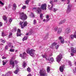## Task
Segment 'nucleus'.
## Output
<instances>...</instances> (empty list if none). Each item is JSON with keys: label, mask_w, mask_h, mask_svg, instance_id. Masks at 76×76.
Instances as JSON below:
<instances>
[{"label": "nucleus", "mask_w": 76, "mask_h": 76, "mask_svg": "<svg viewBox=\"0 0 76 76\" xmlns=\"http://www.w3.org/2000/svg\"><path fill=\"white\" fill-rule=\"evenodd\" d=\"M46 20L47 21H48V20H50V18H49V16L48 15H47L46 16Z\"/></svg>", "instance_id": "obj_26"}, {"label": "nucleus", "mask_w": 76, "mask_h": 76, "mask_svg": "<svg viewBox=\"0 0 76 76\" xmlns=\"http://www.w3.org/2000/svg\"><path fill=\"white\" fill-rule=\"evenodd\" d=\"M33 9L34 10H36V12L37 13H40L41 12V8L37 7V8H34Z\"/></svg>", "instance_id": "obj_6"}, {"label": "nucleus", "mask_w": 76, "mask_h": 76, "mask_svg": "<svg viewBox=\"0 0 76 76\" xmlns=\"http://www.w3.org/2000/svg\"><path fill=\"white\" fill-rule=\"evenodd\" d=\"M41 6V3H39V6Z\"/></svg>", "instance_id": "obj_64"}, {"label": "nucleus", "mask_w": 76, "mask_h": 76, "mask_svg": "<svg viewBox=\"0 0 76 76\" xmlns=\"http://www.w3.org/2000/svg\"><path fill=\"white\" fill-rule=\"evenodd\" d=\"M71 55L72 56H74V54H73V53H71Z\"/></svg>", "instance_id": "obj_57"}, {"label": "nucleus", "mask_w": 76, "mask_h": 76, "mask_svg": "<svg viewBox=\"0 0 76 76\" xmlns=\"http://www.w3.org/2000/svg\"><path fill=\"white\" fill-rule=\"evenodd\" d=\"M57 45V43L54 42L52 44V45L50 46V47L51 48H53V47H54V46H56V45Z\"/></svg>", "instance_id": "obj_15"}, {"label": "nucleus", "mask_w": 76, "mask_h": 76, "mask_svg": "<svg viewBox=\"0 0 76 76\" xmlns=\"http://www.w3.org/2000/svg\"><path fill=\"white\" fill-rule=\"evenodd\" d=\"M30 0H26L25 1L26 4H28V3H29V1Z\"/></svg>", "instance_id": "obj_34"}, {"label": "nucleus", "mask_w": 76, "mask_h": 76, "mask_svg": "<svg viewBox=\"0 0 76 76\" xmlns=\"http://www.w3.org/2000/svg\"><path fill=\"white\" fill-rule=\"evenodd\" d=\"M13 32H15L17 31V28L16 27H14L13 29Z\"/></svg>", "instance_id": "obj_41"}, {"label": "nucleus", "mask_w": 76, "mask_h": 76, "mask_svg": "<svg viewBox=\"0 0 76 76\" xmlns=\"http://www.w3.org/2000/svg\"><path fill=\"white\" fill-rule=\"evenodd\" d=\"M8 46L9 47H10L11 48H13V46H12V44L11 43H9L8 44Z\"/></svg>", "instance_id": "obj_21"}, {"label": "nucleus", "mask_w": 76, "mask_h": 76, "mask_svg": "<svg viewBox=\"0 0 76 76\" xmlns=\"http://www.w3.org/2000/svg\"><path fill=\"white\" fill-rule=\"evenodd\" d=\"M0 7H2V6H4V3L2 2L1 1H0Z\"/></svg>", "instance_id": "obj_23"}, {"label": "nucleus", "mask_w": 76, "mask_h": 76, "mask_svg": "<svg viewBox=\"0 0 76 76\" xmlns=\"http://www.w3.org/2000/svg\"><path fill=\"white\" fill-rule=\"evenodd\" d=\"M71 51L72 53H76V48H74L73 47H72L71 48Z\"/></svg>", "instance_id": "obj_12"}, {"label": "nucleus", "mask_w": 76, "mask_h": 76, "mask_svg": "<svg viewBox=\"0 0 76 76\" xmlns=\"http://www.w3.org/2000/svg\"><path fill=\"white\" fill-rule=\"evenodd\" d=\"M50 5H48V9L50 10H53L54 12H56V11L58 10V9L53 8V7H50Z\"/></svg>", "instance_id": "obj_5"}, {"label": "nucleus", "mask_w": 76, "mask_h": 76, "mask_svg": "<svg viewBox=\"0 0 76 76\" xmlns=\"http://www.w3.org/2000/svg\"><path fill=\"white\" fill-rule=\"evenodd\" d=\"M30 34H34V32L32 31V30L31 29L30 30V31L29 32Z\"/></svg>", "instance_id": "obj_31"}, {"label": "nucleus", "mask_w": 76, "mask_h": 76, "mask_svg": "<svg viewBox=\"0 0 76 76\" xmlns=\"http://www.w3.org/2000/svg\"><path fill=\"white\" fill-rule=\"evenodd\" d=\"M9 21L10 23H11L12 22V18H10Z\"/></svg>", "instance_id": "obj_46"}, {"label": "nucleus", "mask_w": 76, "mask_h": 76, "mask_svg": "<svg viewBox=\"0 0 76 76\" xmlns=\"http://www.w3.org/2000/svg\"><path fill=\"white\" fill-rule=\"evenodd\" d=\"M58 28L57 27H54L52 29H53V30H54L55 31H57Z\"/></svg>", "instance_id": "obj_27"}, {"label": "nucleus", "mask_w": 76, "mask_h": 76, "mask_svg": "<svg viewBox=\"0 0 76 76\" xmlns=\"http://www.w3.org/2000/svg\"><path fill=\"white\" fill-rule=\"evenodd\" d=\"M2 63H3V65H4L6 64V63H7V61H2Z\"/></svg>", "instance_id": "obj_35"}, {"label": "nucleus", "mask_w": 76, "mask_h": 76, "mask_svg": "<svg viewBox=\"0 0 76 76\" xmlns=\"http://www.w3.org/2000/svg\"><path fill=\"white\" fill-rule=\"evenodd\" d=\"M23 22H22V21H20V25H22V24H23Z\"/></svg>", "instance_id": "obj_51"}, {"label": "nucleus", "mask_w": 76, "mask_h": 76, "mask_svg": "<svg viewBox=\"0 0 76 76\" xmlns=\"http://www.w3.org/2000/svg\"><path fill=\"white\" fill-rule=\"evenodd\" d=\"M39 74L41 76H47L46 71L44 68H42L40 69Z\"/></svg>", "instance_id": "obj_2"}, {"label": "nucleus", "mask_w": 76, "mask_h": 76, "mask_svg": "<svg viewBox=\"0 0 76 76\" xmlns=\"http://www.w3.org/2000/svg\"><path fill=\"white\" fill-rule=\"evenodd\" d=\"M69 39H74V35H73V34H71L70 36Z\"/></svg>", "instance_id": "obj_20"}, {"label": "nucleus", "mask_w": 76, "mask_h": 76, "mask_svg": "<svg viewBox=\"0 0 76 76\" xmlns=\"http://www.w3.org/2000/svg\"><path fill=\"white\" fill-rule=\"evenodd\" d=\"M2 59H5L6 58L4 57V56H3L2 57Z\"/></svg>", "instance_id": "obj_60"}, {"label": "nucleus", "mask_w": 76, "mask_h": 76, "mask_svg": "<svg viewBox=\"0 0 76 76\" xmlns=\"http://www.w3.org/2000/svg\"><path fill=\"white\" fill-rule=\"evenodd\" d=\"M1 35L2 37H5V36L6 35L5 34H4V33L3 32H2Z\"/></svg>", "instance_id": "obj_39"}, {"label": "nucleus", "mask_w": 76, "mask_h": 76, "mask_svg": "<svg viewBox=\"0 0 76 76\" xmlns=\"http://www.w3.org/2000/svg\"><path fill=\"white\" fill-rule=\"evenodd\" d=\"M28 39V37L27 36H25L24 37L23 39V41H24L25 40H27Z\"/></svg>", "instance_id": "obj_22"}, {"label": "nucleus", "mask_w": 76, "mask_h": 76, "mask_svg": "<svg viewBox=\"0 0 76 76\" xmlns=\"http://www.w3.org/2000/svg\"><path fill=\"white\" fill-rule=\"evenodd\" d=\"M46 7H47V5L46 4H42L41 7V8L42 9V10H47Z\"/></svg>", "instance_id": "obj_8"}, {"label": "nucleus", "mask_w": 76, "mask_h": 76, "mask_svg": "<svg viewBox=\"0 0 76 76\" xmlns=\"http://www.w3.org/2000/svg\"><path fill=\"white\" fill-rule=\"evenodd\" d=\"M59 39H60V40H61L62 39H63V37H59Z\"/></svg>", "instance_id": "obj_50"}, {"label": "nucleus", "mask_w": 76, "mask_h": 76, "mask_svg": "<svg viewBox=\"0 0 76 76\" xmlns=\"http://www.w3.org/2000/svg\"><path fill=\"white\" fill-rule=\"evenodd\" d=\"M70 32V28H66L65 30V32L66 33H69Z\"/></svg>", "instance_id": "obj_17"}, {"label": "nucleus", "mask_w": 76, "mask_h": 76, "mask_svg": "<svg viewBox=\"0 0 76 76\" xmlns=\"http://www.w3.org/2000/svg\"><path fill=\"white\" fill-rule=\"evenodd\" d=\"M26 53H25V52H24L23 55L22 54H20V57H21V58H24V57H26Z\"/></svg>", "instance_id": "obj_11"}, {"label": "nucleus", "mask_w": 76, "mask_h": 76, "mask_svg": "<svg viewBox=\"0 0 76 76\" xmlns=\"http://www.w3.org/2000/svg\"><path fill=\"white\" fill-rule=\"evenodd\" d=\"M10 51L11 52H14L15 51V50L13 49H11L10 50Z\"/></svg>", "instance_id": "obj_47"}, {"label": "nucleus", "mask_w": 76, "mask_h": 76, "mask_svg": "<svg viewBox=\"0 0 76 76\" xmlns=\"http://www.w3.org/2000/svg\"><path fill=\"white\" fill-rule=\"evenodd\" d=\"M3 19L4 20H7V17H6V15H4L3 17Z\"/></svg>", "instance_id": "obj_25"}, {"label": "nucleus", "mask_w": 76, "mask_h": 76, "mask_svg": "<svg viewBox=\"0 0 76 76\" xmlns=\"http://www.w3.org/2000/svg\"><path fill=\"white\" fill-rule=\"evenodd\" d=\"M9 37V38H11L12 37V32L10 33Z\"/></svg>", "instance_id": "obj_30"}, {"label": "nucleus", "mask_w": 76, "mask_h": 76, "mask_svg": "<svg viewBox=\"0 0 76 76\" xmlns=\"http://www.w3.org/2000/svg\"><path fill=\"white\" fill-rule=\"evenodd\" d=\"M43 22H48V21H47V20H46L45 19H44V20H43Z\"/></svg>", "instance_id": "obj_58"}, {"label": "nucleus", "mask_w": 76, "mask_h": 76, "mask_svg": "<svg viewBox=\"0 0 76 76\" xmlns=\"http://www.w3.org/2000/svg\"><path fill=\"white\" fill-rule=\"evenodd\" d=\"M61 0V1L64 2V1H66V0ZM70 1H69V0H67V4H69Z\"/></svg>", "instance_id": "obj_29"}, {"label": "nucleus", "mask_w": 76, "mask_h": 76, "mask_svg": "<svg viewBox=\"0 0 76 76\" xmlns=\"http://www.w3.org/2000/svg\"><path fill=\"white\" fill-rule=\"evenodd\" d=\"M28 18L26 15L24 14L23 12H21L20 14V18L21 19L24 20Z\"/></svg>", "instance_id": "obj_3"}, {"label": "nucleus", "mask_w": 76, "mask_h": 76, "mask_svg": "<svg viewBox=\"0 0 76 76\" xmlns=\"http://www.w3.org/2000/svg\"><path fill=\"white\" fill-rule=\"evenodd\" d=\"M42 56L43 58H45L46 59V57H47V55H42Z\"/></svg>", "instance_id": "obj_49"}, {"label": "nucleus", "mask_w": 76, "mask_h": 76, "mask_svg": "<svg viewBox=\"0 0 76 76\" xmlns=\"http://www.w3.org/2000/svg\"><path fill=\"white\" fill-rule=\"evenodd\" d=\"M21 31L20 29H18L17 30V37H20L21 36Z\"/></svg>", "instance_id": "obj_9"}, {"label": "nucleus", "mask_w": 76, "mask_h": 76, "mask_svg": "<svg viewBox=\"0 0 76 76\" xmlns=\"http://www.w3.org/2000/svg\"><path fill=\"white\" fill-rule=\"evenodd\" d=\"M26 64L25 63V62H24L23 64V67H25L26 66Z\"/></svg>", "instance_id": "obj_28"}, {"label": "nucleus", "mask_w": 76, "mask_h": 76, "mask_svg": "<svg viewBox=\"0 0 76 76\" xmlns=\"http://www.w3.org/2000/svg\"><path fill=\"white\" fill-rule=\"evenodd\" d=\"M24 28L23 26H22V25L21 26V28Z\"/></svg>", "instance_id": "obj_63"}, {"label": "nucleus", "mask_w": 76, "mask_h": 76, "mask_svg": "<svg viewBox=\"0 0 76 76\" xmlns=\"http://www.w3.org/2000/svg\"><path fill=\"white\" fill-rule=\"evenodd\" d=\"M27 70L28 72H30L31 71V69H30L29 68H28L27 69Z\"/></svg>", "instance_id": "obj_48"}, {"label": "nucleus", "mask_w": 76, "mask_h": 76, "mask_svg": "<svg viewBox=\"0 0 76 76\" xmlns=\"http://www.w3.org/2000/svg\"><path fill=\"white\" fill-rule=\"evenodd\" d=\"M5 50H7L8 49V47L7 45L5 46Z\"/></svg>", "instance_id": "obj_55"}, {"label": "nucleus", "mask_w": 76, "mask_h": 76, "mask_svg": "<svg viewBox=\"0 0 76 76\" xmlns=\"http://www.w3.org/2000/svg\"><path fill=\"white\" fill-rule=\"evenodd\" d=\"M66 43H67V44H70V41H67L66 42Z\"/></svg>", "instance_id": "obj_56"}, {"label": "nucleus", "mask_w": 76, "mask_h": 76, "mask_svg": "<svg viewBox=\"0 0 76 76\" xmlns=\"http://www.w3.org/2000/svg\"><path fill=\"white\" fill-rule=\"evenodd\" d=\"M62 58H63V56L62 55V54H61V53H60L56 58L57 61L58 63H59L60 61L61 60Z\"/></svg>", "instance_id": "obj_4"}, {"label": "nucleus", "mask_w": 76, "mask_h": 76, "mask_svg": "<svg viewBox=\"0 0 76 76\" xmlns=\"http://www.w3.org/2000/svg\"><path fill=\"white\" fill-rule=\"evenodd\" d=\"M50 71V68L49 66H47V72L48 73H49Z\"/></svg>", "instance_id": "obj_24"}, {"label": "nucleus", "mask_w": 76, "mask_h": 76, "mask_svg": "<svg viewBox=\"0 0 76 76\" xmlns=\"http://www.w3.org/2000/svg\"><path fill=\"white\" fill-rule=\"evenodd\" d=\"M43 15L42 14H40V17L41 19H42V16Z\"/></svg>", "instance_id": "obj_43"}, {"label": "nucleus", "mask_w": 76, "mask_h": 76, "mask_svg": "<svg viewBox=\"0 0 76 76\" xmlns=\"http://www.w3.org/2000/svg\"><path fill=\"white\" fill-rule=\"evenodd\" d=\"M59 45H58L56 46H55V48L56 49H57L58 48V47H59Z\"/></svg>", "instance_id": "obj_44"}, {"label": "nucleus", "mask_w": 76, "mask_h": 76, "mask_svg": "<svg viewBox=\"0 0 76 76\" xmlns=\"http://www.w3.org/2000/svg\"><path fill=\"white\" fill-rule=\"evenodd\" d=\"M27 25V21H25L23 23L24 26H26Z\"/></svg>", "instance_id": "obj_33"}, {"label": "nucleus", "mask_w": 76, "mask_h": 76, "mask_svg": "<svg viewBox=\"0 0 76 76\" xmlns=\"http://www.w3.org/2000/svg\"><path fill=\"white\" fill-rule=\"evenodd\" d=\"M64 66H65V65H64L63 66H60L59 70L61 72H63L64 71Z\"/></svg>", "instance_id": "obj_10"}, {"label": "nucleus", "mask_w": 76, "mask_h": 76, "mask_svg": "<svg viewBox=\"0 0 76 76\" xmlns=\"http://www.w3.org/2000/svg\"><path fill=\"white\" fill-rule=\"evenodd\" d=\"M66 22V19H64L63 20L61 21L60 22H59V25H61V24H62Z\"/></svg>", "instance_id": "obj_18"}, {"label": "nucleus", "mask_w": 76, "mask_h": 76, "mask_svg": "<svg viewBox=\"0 0 76 76\" xmlns=\"http://www.w3.org/2000/svg\"><path fill=\"white\" fill-rule=\"evenodd\" d=\"M68 64L69 66H72V63H71V61H68Z\"/></svg>", "instance_id": "obj_36"}, {"label": "nucleus", "mask_w": 76, "mask_h": 76, "mask_svg": "<svg viewBox=\"0 0 76 76\" xmlns=\"http://www.w3.org/2000/svg\"><path fill=\"white\" fill-rule=\"evenodd\" d=\"M27 76H32L31 75V74H29L28 75H27Z\"/></svg>", "instance_id": "obj_61"}, {"label": "nucleus", "mask_w": 76, "mask_h": 76, "mask_svg": "<svg viewBox=\"0 0 76 76\" xmlns=\"http://www.w3.org/2000/svg\"><path fill=\"white\" fill-rule=\"evenodd\" d=\"M72 7V5L69 4L68 6V8L67 9V10L66 11V13H70L71 11V8Z\"/></svg>", "instance_id": "obj_7"}, {"label": "nucleus", "mask_w": 76, "mask_h": 76, "mask_svg": "<svg viewBox=\"0 0 76 76\" xmlns=\"http://www.w3.org/2000/svg\"><path fill=\"white\" fill-rule=\"evenodd\" d=\"M49 60H50L52 62H53L54 61V58H53L51 57L50 58H49Z\"/></svg>", "instance_id": "obj_38"}, {"label": "nucleus", "mask_w": 76, "mask_h": 76, "mask_svg": "<svg viewBox=\"0 0 76 76\" xmlns=\"http://www.w3.org/2000/svg\"><path fill=\"white\" fill-rule=\"evenodd\" d=\"M50 4H51L52 5L51 7V5H50V7H53V1H50Z\"/></svg>", "instance_id": "obj_45"}, {"label": "nucleus", "mask_w": 76, "mask_h": 76, "mask_svg": "<svg viewBox=\"0 0 76 76\" xmlns=\"http://www.w3.org/2000/svg\"><path fill=\"white\" fill-rule=\"evenodd\" d=\"M1 41L4 44V43H5V42H6V41L2 39H1Z\"/></svg>", "instance_id": "obj_37"}, {"label": "nucleus", "mask_w": 76, "mask_h": 76, "mask_svg": "<svg viewBox=\"0 0 76 76\" xmlns=\"http://www.w3.org/2000/svg\"><path fill=\"white\" fill-rule=\"evenodd\" d=\"M13 7H15V8H16V4H13Z\"/></svg>", "instance_id": "obj_54"}, {"label": "nucleus", "mask_w": 76, "mask_h": 76, "mask_svg": "<svg viewBox=\"0 0 76 76\" xmlns=\"http://www.w3.org/2000/svg\"><path fill=\"white\" fill-rule=\"evenodd\" d=\"M33 23L34 25H36L37 24V21L35 20H34Z\"/></svg>", "instance_id": "obj_40"}, {"label": "nucleus", "mask_w": 76, "mask_h": 76, "mask_svg": "<svg viewBox=\"0 0 76 76\" xmlns=\"http://www.w3.org/2000/svg\"><path fill=\"white\" fill-rule=\"evenodd\" d=\"M61 44H64V39H62L61 40Z\"/></svg>", "instance_id": "obj_32"}, {"label": "nucleus", "mask_w": 76, "mask_h": 76, "mask_svg": "<svg viewBox=\"0 0 76 76\" xmlns=\"http://www.w3.org/2000/svg\"><path fill=\"white\" fill-rule=\"evenodd\" d=\"M22 9H26V7L25 5H23L22 7Z\"/></svg>", "instance_id": "obj_42"}, {"label": "nucleus", "mask_w": 76, "mask_h": 76, "mask_svg": "<svg viewBox=\"0 0 76 76\" xmlns=\"http://www.w3.org/2000/svg\"><path fill=\"white\" fill-rule=\"evenodd\" d=\"M3 26V23L1 22H0V27H1V26Z\"/></svg>", "instance_id": "obj_53"}, {"label": "nucleus", "mask_w": 76, "mask_h": 76, "mask_svg": "<svg viewBox=\"0 0 76 76\" xmlns=\"http://www.w3.org/2000/svg\"><path fill=\"white\" fill-rule=\"evenodd\" d=\"M12 73V72H7V74H6L5 75H3V76H8L10 75Z\"/></svg>", "instance_id": "obj_19"}, {"label": "nucleus", "mask_w": 76, "mask_h": 76, "mask_svg": "<svg viewBox=\"0 0 76 76\" xmlns=\"http://www.w3.org/2000/svg\"><path fill=\"white\" fill-rule=\"evenodd\" d=\"M15 64H17L18 63V61H17L15 60Z\"/></svg>", "instance_id": "obj_59"}, {"label": "nucleus", "mask_w": 76, "mask_h": 76, "mask_svg": "<svg viewBox=\"0 0 76 76\" xmlns=\"http://www.w3.org/2000/svg\"><path fill=\"white\" fill-rule=\"evenodd\" d=\"M31 15L33 18H34V13H31Z\"/></svg>", "instance_id": "obj_52"}, {"label": "nucleus", "mask_w": 76, "mask_h": 76, "mask_svg": "<svg viewBox=\"0 0 76 76\" xmlns=\"http://www.w3.org/2000/svg\"><path fill=\"white\" fill-rule=\"evenodd\" d=\"M62 29L61 28H59L58 29V30L57 31V34H60L61 32V30Z\"/></svg>", "instance_id": "obj_16"}, {"label": "nucleus", "mask_w": 76, "mask_h": 76, "mask_svg": "<svg viewBox=\"0 0 76 76\" xmlns=\"http://www.w3.org/2000/svg\"><path fill=\"white\" fill-rule=\"evenodd\" d=\"M10 64L11 65H12V68H13L15 67V63L14 62V61H13V60H10Z\"/></svg>", "instance_id": "obj_13"}, {"label": "nucleus", "mask_w": 76, "mask_h": 76, "mask_svg": "<svg viewBox=\"0 0 76 76\" xmlns=\"http://www.w3.org/2000/svg\"><path fill=\"white\" fill-rule=\"evenodd\" d=\"M35 51L33 49L28 48L26 50V52L27 54H29L31 57H34L35 55Z\"/></svg>", "instance_id": "obj_1"}, {"label": "nucleus", "mask_w": 76, "mask_h": 76, "mask_svg": "<svg viewBox=\"0 0 76 76\" xmlns=\"http://www.w3.org/2000/svg\"><path fill=\"white\" fill-rule=\"evenodd\" d=\"M16 67L17 69L15 71H14V72L15 74H17L18 72H19V69L18 66H16Z\"/></svg>", "instance_id": "obj_14"}, {"label": "nucleus", "mask_w": 76, "mask_h": 76, "mask_svg": "<svg viewBox=\"0 0 76 76\" xmlns=\"http://www.w3.org/2000/svg\"><path fill=\"white\" fill-rule=\"evenodd\" d=\"M54 2H57V0H54Z\"/></svg>", "instance_id": "obj_62"}]
</instances>
